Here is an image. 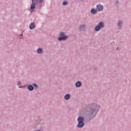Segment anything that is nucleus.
<instances>
[{
  "label": "nucleus",
  "mask_w": 131,
  "mask_h": 131,
  "mask_svg": "<svg viewBox=\"0 0 131 131\" xmlns=\"http://www.w3.org/2000/svg\"><path fill=\"white\" fill-rule=\"evenodd\" d=\"M99 109H100V106L99 105L96 104H93L90 106L89 109V107H86L85 110L81 111L80 114L81 115H86L90 113L92 116H95L96 113L99 111Z\"/></svg>",
  "instance_id": "f257e3e1"
},
{
  "label": "nucleus",
  "mask_w": 131,
  "mask_h": 131,
  "mask_svg": "<svg viewBox=\"0 0 131 131\" xmlns=\"http://www.w3.org/2000/svg\"><path fill=\"white\" fill-rule=\"evenodd\" d=\"M78 124H77V127H79V128H81L83 125H84V123L83 121H84V118L81 116H80L78 118Z\"/></svg>",
  "instance_id": "f03ea898"
},
{
  "label": "nucleus",
  "mask_w": 131,
  "mask_h": 131,
  "mask_svg": "<svg viewBox=\"0 0 131 131\" xmlns=\"http://www.w3.org/2000/svg\"><path fill=\"white\" fill-rule=\"evenodd\" d=\"M38 0H32V5H31V7L30 9V11L31 13H32L34 11V8H35V6L37 5Z\"/></svg>",
  "instance_id": "7ed1b4c3"
},
{
  "label": "nucleus",
  "mask_w": 131,
  "mask_h": 131,
  "mask_svg": "<svg viewBox=\"0 0 131 131\" xmlns=\"http://www.w3.org/2000/svg\"><path fill=\"white\" fill-rule=\"evenodd\" d=\"M104 27V23L101 21L99 23L98 26L95 27V31H99L101 28H103Z\"/></svg>",
  "instance_id": "20e7f679"
},
{
  "label": "nucleus",
  "mask_w": 131,
  "mask_h": 131,
  "mask_svg": "<svg viewBox=\"0 0 131 131\" xmlns=\"http://www.w3.org/2000/svg\"><path fill=\"white\" fill-rule=\"evenodd\" d=\"M60 35L61 36L58 38V40H66L67 38V36H64L65 35V33L61 32L60 33Z\"/></svg>",
  "instance_id": "39448f33"
},
{
  "label": "nucleus",
  "mask_w": 131,
  "mask_h": 131,
  "mask_svg": "<svg viewBox=\"0 0 131 131\" xmlns=\"http://www.w3.org/2000/svg\"><path fill=\"white\" fill-rule=\"evenodd\" d=\"M103 9H104V7L103 6V5H98L96 6V10H97L98 11H102Z\"/></svg>",
  "instance_id": "423d86ee"
},
{
  "label": "nucleus",
  "mask_w": 131,
  "mask_h": 131,
  "mask_svg": "<svg viewBox=\"0 0 131 131\" xmlns=\"http://www.w3.org/2000/svg\"><path fill=\"white\" fill-rule=\"evenodd\" d=\"M81 82L80 81H78L76 83V88H80L81 86Z\"/></svg>",
  "instance_id": "0eeeda50"
},
{
  "label": "nucleus",
  "mask_w": 131,
  "mask_h": 131,
  "mask_svg": "<svg viewBox=\"0 0 131 131\" xmlns=\"http://www.w3.org/2000/svg\"><path fill=\"white\" fill-rule=\"evenodd\" d=\"M69 99H70V94H66L64 96V99H66L67 101L69 100Z\"/></svg>",
  "instance_id": "6e6552de"
},
{
  "label": "nucleus",
  "mask_w": 131,
  "mask_h": 131,
  "mask_svg": "<svg viewBox=\"0 0 131 131\" xmlns=\"http://www.w3.org/2000/svg\"><path fill=\"white\" fill-rule=\"evenodd\" d=\"M30 29H34L35 28V25H34V23H32L30 25Z\"/></svg>",
  "instance_id": "1a4fd4ad"
},
{
  "label": "nucleus",
  "mask_w": 131,
  "mask_h": 131,
  "mask_svg": "<svg viewBox=\"0 0 131 131\" xmlns=\"http://www.w3.org/2000/svg\"><path fill=\"white\" fill-rule=\"evenodd\" d=\"M97 9H92L91 10V14H97Z\"/></svg>",
  "instance_id": "9d476101"
},
{
  "label": "nucleus",
  "mask_w": 131,
  "mask_h": 131,
  "mask_svg": "<svg viewBox=\"0 0 131 131\" xmlns=\"http://www.w3.org/2000/svg\"><path fill=\"white\" fill-rule=\"evenodd\" d=\"M28 89L29 91H33L34 88H33V86H32V85H30L28 86Z\"/></svg>",
  "instance_id": "9b49d317"
},
{
  "label": "nucleus",
  "mask_w": 131,
  "mask_h": 131,
  "mask_svg": "<svg viewBox=\"0 0 131 131\" xmlns=\"http://www.w3.org/2000/svg\"><path fill=\"white\" fill-rule=\"evenodd\" d=\"M85 27H86V26L84 25H83L79 27L80 30H82L83 29H85Z\"/></svg>",
  "instance_id": "f8f14e48"
},
{
  "label": "nucleus",
  "mask_w": 131,
  "mask_h": 131,
  "mask_svg": "<svg viewBox=\"0 0 131 131\" xmlns=\"http://www.w3.org/2000/svg\"><path fill=\"white\" fill-rule=\"evenodd\" d=\"M37 53L38 54H41V53H42V49L41 48L38 49L37 50Z\"/></svg>",
  "instance_id": "ddd939ff"
},
{
  "label": "nucleus",
  "mask_w": 131,
  "mask_h": 131,
  "mask_svg": "<svg viewBox=\"0 0 131 131\" xmlns=\"http://www.w3.org/2000/svg\"><path fill=\"white\" fill-rule=\"evenodd\" d=\"M122 24V21H119L118 25L119 26V27H121V25Z\"/></svg>",
  "instance_id": "4468645a"
},
{
  "label": "nucleus",
  "mask_w": 131,
  "mask_h": 131,
  "mask_svg": "<svg viewBox=\"0 0 131 131\" xmlns=\"http://www.w3.org/2000/svg\"><path fill=\"white\" fill-rule=\"evenodd\" d=\"M33 86H34V88H36V89H37L38 86H37V84H36V83H34L32 84Z\"/></svg>",
  "instance_id": "2eb2a0df"
},
{
  "label": "nucleus",
  "mask_w": 131,
  "mask_h": 131,
  "mask_svg": "<svg viewBox=\"0 0 131 131\" xmlns=\"http://www.w3.org/2000/svg\"><path fill=\"white\" fill-rule=\"evenodd\" d=\"M68 4V2H63L62 5H63V6H66V5H67Z\"/></svg>",
  "instance_id": "dca6fc26"
},
{
  "label": "nucleus",
  "mask_w": 131,
  "mask_h": 131,
  "mask_svg": "<svg viewBox=\"0 0 131 131\" xmlns=\"http://www.w3.org/2000/svg\"><path fill=\"white\" fill-rule=\"evenodd\" d=\"M39 4H41L42 3V0H38Z\"/></svg>",
  "instance_id": "f3484780"
},
{
  "label": "nucleus",
  "mask_w": 131,
  "mask_h": 131,
  "mask_svg": "<svg viewBox=\"0 0 131 131\" xmlns=\"http://www.w3.org/2000/svg\"><path fill=\"white\" fill-rule=\"evenodd\" d=\"M17 83H18V85L21 84V81H18Z\"/></svg>",
  "instance_id": "a211bd4d"
},
{
  "label": "nucleus",
  "mask_w": 131,
  "mask_h": 131,
  "mask_svg": "<svg viewBox=\"0 0 131 131\" xmlns=\"http://www.w3.org/2000/svg\"><path fill=\"white\" fill-rule=\"evenodd\" d=\"M22 86H19V89H21Z\"/></svg>",
  "instance_id": "6ab92c4d"
}]
</instances>
